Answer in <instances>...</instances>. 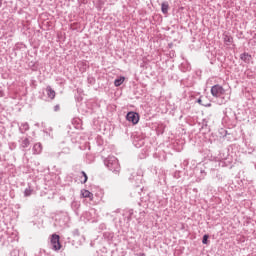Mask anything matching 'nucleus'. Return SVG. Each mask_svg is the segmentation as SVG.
Wrapping results in <instances>:
<instances>
[{"label": "nucleus", "instance_id": "nucleus-5", "mask_svg": "<svg viewBox=\"0 0 256 256\" xmlns=\"http://www.w3.org/2000/svg\"><path fill=\"white\" fill-rule=\"evenodd\" d=\"M81 195L82 197L90 199V201H93V193L89 192V190H81Z\"/></svg>", "mask_w": 256, "mask_h": 256}, {"label": "nucleus", "instance_id": "nucleus-6", "mask_svg": "<svg viewBox=\"0 0 256 256\" xmlns=\"http://www.w3.org/2000/svg\"><path fill=\"white\" fill-rule=\"evenodd\" d=\"M33 151L35 155H39L41 151H43V145H41V143H36L33 147Z\"/></svg>", "mask_w": 256, "mask_h": 256}, {"label": "nucleus", "instance_id": "nucleus-9", "mask_svg": "<svg viewBox=\"0 0 256 256\" xmlns=\"http://www.w3.org/2000/svg\"><path fill=\"white\" fill-rule=\"evenodd\" d=\"M123 83H125V77H120V78H117L115 81H114V85L115 87H121V85H123Z\"/></svg>", "mask_w": 256, "mask_h": 256}, {"label": "nucleus", "instance_id": "nucleus-11", "mask_svg": "<svg viewBox=\"0 0 256 256\" xmlns=\"http://www.w3.org/2000/svg\"><path fill=\"white\" fill-rule=\"evenodd\" d=\"M32 193H33V190H31V188H27V189L24 191L25 197H29Z\"/></svg>", "mask_w": 256, "mask_h": 256}, {"label": "nucleus", "instance_id": "nucleus-13", "mask_svg": "<svg viewBox=\"0 0 256 256\" xmlns=\"http://www.w3.org/2000/svg\"><path fill=\"white\" fill-rule=\"evenodd\" d=\"M197 103H199V105H203L204 107H211V103L203 104V100L201 98L197 100Z\"/></svg>", "mask_w": 256, "mask_h": 256}, {"label": "nucleus", "instance_id": "nucleus-7", "mask_svg": "<svg viewBox=\"0 0 256 256\" xmlns=\"http://www.w3.org/2000/svg\"><path fill=\"white\" fill-rule=\"evenodd\" d=\"M47 91V96L49 97V99H55V90H53V88H51V86H47L46 88Z\"/></svg>", "mask_w": 256, "mask_h": 256}, {"label": "nucleus", "instance_id": "nucleus-3", "mask_svg": "<svg viewBox=\"0 0 256 256\" xmlns=\"http://www.w3.org/2000/svg\"><path fill=\"white\" fill-rule=\"evenodd\" d=\"M126 119L133 125H137V123H139V114L137 112H129Z\"/></svg>", "mask_w": 256, "mask_h": 256}, {"label": "nucleus", "instance_id": "nucleus-2", "mask_svg": "<svg viewBox=\"0 0 256 256\" xmlns=\"http://www.w3.org/2000/svg\"><path fill=\"white\" fill-rule=\"evenodd\" d=\"M50 243L54 251H61V241L59 235L53 234L51 236Z\"/></svg>", "mask_w": 256, "mask_h": 256}, {"label": "nucleus", "instance_id": "nucleus-8", "mask_svg": "<svg viewBox=\"0 0 256 256\" xmlns=\"http://www.w3.org/2000/svg\"><path fill=\"white\" fill-rule=\"evenodd\" d=\"M161 11L162 13H164V15H167V13L169 12V3L163 2L161 4Z\"/></svg>", "mask_w": 256, "mask_h": 256}, {"label": "nucleus", "instance_id": "nucleus-15", "mask_svg": "<svg viewBox=\"0 0 256 256\" xmlns=\"http://www.w3.org/2000/svg\"><path fill=\"white\" fill-rule=\"evenodd\" d=\"M24 144H25V147H27V145H29V139H25Z\"/></svg>", "mask_w": 256, "mask_h": 256}, {"label": "nucleus", "instance_id": "nucleus-1", "mask_svg": "<svg viewBox=\"0 0 256 256\" xmlns=\"http://www.w3.org/2000/svg\"><path fill=\"white\" fill-rule=\"evenodd\" d=\"M224 94H225V88H223V86L219 84L212 86L211 95L213 97H216V98L223 97Z\"/></svg>", "mask_w": 256, "mask_h": 256}, {"label": "nucleus", "instance_id": "nucleus-16", "mask_svg": "<svg viewBox=\"0 0 256 256\" xmlns=\"http://www.w3.org/2000/svg\"><path fill=\"white\" fill-rule=\"evenodd\" d=\"M55 111H59V105L55 106Z\"/></svg>", "mask_w": 256, "mask_h": 256}, {"label": "nucleus", "instance_id": "nucleus-12", "mask_svg": "<svg viewBox=\"0 0 256 256\" xmlns=\"http://www.w3.org/2000/svg\"><path fill=\"white\" fill-rule=\"evenodd\" d=\"M208 241H209V235L205 234L202 239L203 245H207Z\"/></svg>", "mask_w": 256, "mask_h": 256}, {"label": "nucleus", "instance_id": "nucleus-14", "mask_svg": "<svg viewBox=\"0 0 256 256\" xmlns=\"http://www.w3.org/2000/svg\"><path fill=\"white\" fill-rule=\"evenodd\" d=\"M81 175L84 177V179L81 180V183H87V179H88L87 173H85V171H82Z\"/></svg>", "mask_w": 256, "mask_h": 256}, {"label": "nucleus", "instance_id": "nucleus-10", "mask_svg": "<svg viewBox=\"0 0 256 256\" xmlns=\"http://www.w3.org/2000/svg\"><path fill=\"white\" fill-rule=\"evenodd\" d=\"M224 41L226 43H233V37L229 36V35H225L224 36Z\"/></svg>", "mask_w": 256, "mask_h": 256}, {"label": "nucleus", "instance_id": "nucleus-4", "mask_svg": "<svg viewBox=\"0 0 256 256\" xmlns=\"http://www.w3.org/2000/svg\"><path fill=\"white\" fill-rule=\"evenodd\" d=\"M240 59L241 61H244V63H251V59H253V57L249 53L244 52L240 55Z\"/></svg>", "mask_w": 256, "mask_h": 256}]
</instances>
